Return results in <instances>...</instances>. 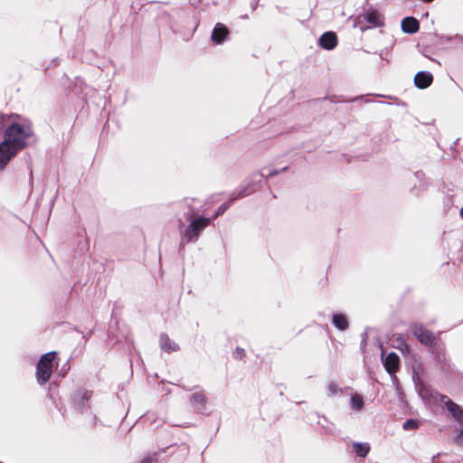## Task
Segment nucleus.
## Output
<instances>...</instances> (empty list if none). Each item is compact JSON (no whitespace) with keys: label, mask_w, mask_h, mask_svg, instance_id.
<instances>
[{"label":"nucleus","mask_w":463,"mask_h":463,"mask_svg":"<svg viewBox=\"0 0 463 463\" xmlns=\"http://www.w3.org/2000/svg\"><path fill=\"white\" fill-rule=\"evenodd\" d=\"M402 29L408 33H416L419 30V23L413 17H406L402 21Z\"/></svg>","instance_id":"9b49d317"},{"label":"nucleus","mask_w":463,"mask_h":463,"mask_svg":"<svg viewBox=\"0 0 463 463\" xmlns=\"http://www.w3.org/2000/svg\"><path fill=\"white\" fill-rule=\"evenodd\" d=\"M141 463H156L153 457H149L141 461Z\"/></svg>","instance_id":"aec40b11"},{"label":"nucleus","mask_w":463,"mask_h":463,"mask_svg":"<svg viewBox=\"0 0 463 463\" xmlns=\"http://www.w3.org/2000/svg\"><path fill=\"white\" fill-rule=\"evenodd\" d=\"M32 135L33 130L30 122L19 116H14L11 118L5 128L4 139L20 151L26 146L27 139Z\"/></svg>","instance_id":"f257e3e1"},{"label":"nucleus","mask_w":463,"mask_h":463,"mask_svg":"<svg viewBox=\"0 0 463 463\" xmlns=\"http://www.w3.org/2000/svg\"><path fill=\"white\" fill-rule=\"evenodd\" d=\"M225 210V208H222V210H220L215 215H214V218L218 217L220 214H222L223 213V211Z\"/></svg>","instance_id":"5701e85b"},{"label":"nucleus","mask_w":463,"mask_h":463,"mask_svg":"<svg viewBox=\"0 0 463 463\" xmlns=\"http://www.w3.org/2000/svg\"><path fill=\"white\" fill-rule=\"evenodd\" d=\"M417 428V423L412 420H408L403 423L404 430H413Z\"/></svg>","instance_id":"6ab92c4d"},{"label":"nucleus","mask_w":463,"mask_h":463,"mask_svg":"<svg viewBox=\"0 0 463 463\" xmlns=\"http://www.w3.org/2000/svg\"><path fill=\"white\" fill-rule=\"evenodd\" d=\"M242 353H243V350H241V349H237V350H236V354H237L238 355L242 354Z\"/></svg>","instance_id":"b1692460"},{"label":"nucleus","mask_w":463,"mask_h":463,"mask_svg":"<svg viewBox=\"0 0 463 463\" xmlns=\"http://www.w3.org/2000/svg\"><path fill=\"white\" fill-rule=\"evenodd\" d=\"M340 392L338 385L335 383L328 384V395H335Z\"/></svg>","instance_id":"a211bd4d"},{"label":"nucleus","mask_w":463,"mask_h":463,"mask_svg":"<svg viewBox=\"0 0 463 463\" xmlns=\"http://www.w3.org/2000/svg\"><path fill=\"white\" fill-rule=\"evenodd\" d=\"M383 365L386 371L392 374L399 368V356L395 353H390L384 357V354H382Z\"/></svg>","instance_id":"0eeeda50"},{"label":"nucleus","mask_w":463,"mask_h":463,"mask_svg":"<svg viewBox=\"0 0 463 463\" xmlns=\"http://www.w3.org/2000/svg\"><path fill=\"white\" fill-rule=\"evenodd\" d=\"M228 33L227 27L224 24L218 23L213 30L212 40L215 43L220 44L225 40Z\"/></svg>","instance_id":"1a4fd4ad"},{"label":"nucleus","mask_w":463,"mask_h":463,"mask_svg":"<svg viewBox=\"0 0 463 463\" xmlns=\"http://www.w3.org/2000/svg\"><path fill=\"white\" fill-rule=\"evenodd\" d=\"M443 402L445 403L447 409L452 413V415L458 420H463V413L460 408L454 402H452L449 398L443 397Z\"/></svg>","instance_id":"f8f14e48"},{"label":"nucleus","mask_w":463,"mask_h":463,"mask_svg":"<svg viewBox=\"0 0 463 463\" xmlns=\"http://www.w3.org/2000/svg\"><path fill=\"white\" fill-rule=\"evenodd\" d=\"M18 150L5 139L0 143V171L5 169Z\"/></svg>","instance_id":"39448f33"},{"label":"nucleus","mask_w":463,"mask_h":463,"mask_svg":"<svg viewBox=\"0 0 463 463\" xmlns=\"http://www.w3.org/2000/svg\"><path fill=\"white\" fill-rule=\"evenodd\" d=\"M460 215H461V217L463 218V207H462V208H461V210H460Z\"/></svg>","instance_id":"393cba45"},{"label":"nucleus","mask_w":463,"mask_h":463,"mask_svg":"<svg viewBox=\"0 0 463 463\" xmlns=\"http://www.w3.org/2000/svg\"><path fill=\"white\" fill-rule=\"evenodd\" d=\"M412 333L421 344L426 345H432L434 344L435 337L433 334L421 325H414L412 326Z\"/></svg>","instance_id":"423d86ee"},{"label":"nucleus","mask_w":463,"mask_h":463,"mask_svg":"<svg viewBox=\"0 0 463 463\" xmlns=\"http://www.w3.org/2000/svg\"><path fill=\"white\" fill-rule=\"evenodd\" d=\"M205 401V396L200 392L194 393L190 400L192 406L197 411L204 409Z\"/></svg>","instance_id":"ddd939ff"},{"label":"nucleus","mask_w":463,"mask_h":463,"mask_svg":"<svg viewBox=\"0 0 463 463\" xmlns=\"http://www.w3.org/2000/svg\"><path fill=\"white\" fill-rule=\"evenodd\" d=\"M384 24L383 15L377 10L370 8L356 17L354 26L358 27L362 32L380 27Z\"/></svg>","instance_id":"f03ea898"},{"label":"nucleus","mask_w":463,"mask_h":463,"mask_svg":"<svg viewBox=\"0 0 463 463\" xmlns=\"http://www.w3.org/2000/svg\"><path fill=\"white\" fill-rule=\"evenodd\" d=\"M320 45L326 50L334 49L337 44V37L332 33H325L319 39Z\"/></svg>","instance_id":"9d476101"},{"label":"nucleus","mask_w":463,"mask_h":463,"mask_svg":"<svg viewBox=\"0 0 463 463\" xmlns=\"http://www.w3.org/2000/svg\"><path fill=\"white\" fill-rule=\"evenodd\" d=\"M458 440L459 443L463 444V430H461V432L458 434Z\"/></svg>","instance_id":"412c9836"},{"label":"nucleus","mask_w":463,"mask_h":463,"mask_svg":"<svg viewBox=\"0 0 463 463\" xmlns=\"http://www.w3.org/2000/svg\"><path fill=\"white\" fill-rule=\"evenodd\" d=\"M160 346L166 352H175L178 349V345L175 342L171 341L166 335H161Z\"/></svg>","instance_id":"4468645a"},{"label":"nucleus","mask_w":463,"mask_h":463,"mask_svg":"<svg viewBox=\"0 0 463 463\" xmlns=\"http://www.w3.org/2000/svg\"><path fill=\"white\" fill-rule=\"evenodd\" d=\"M55 356V352H50L43 354L38 362L36 368V379L39 384H44L49 381L52 375V363Z\"/></svg>","instance_id":"7ed1b4c3"},{"label":"nucleus","mask_w":463,"mask_h":463,"mask_svg":"<svg viewBox=\"0 0 463 463\" xmlns=\"http://www.w3.org/2000/svg\"><path fill=\"white\" fill-rule=\"evenodd\" d=\"M333 324L339 330H345L348 327V321L346 317L341 314L334 315Z\"/></svg>","instance_id":"2eb2a0df"},{"label":"nucleus","mask_w":463,"mask_h":463,"mask_svg":"<svg viewBox=\"0 0 463 463\" xmlns=\"http://www.w3.org/2000/svg\"><path fill=\"white\" fill-rule=\"evenodd\" d=\"M354 449L357 456L365 457L370 450V446L368 443L355 442L354 443Z\"/></svg>","instance_id":"dca6fc26"},{"label":"nucleus","mask_w":463,"mask_h":463,"mask_svg":"<svg viewBox=\"0 0 463 463\" xmlns=\"http://www.w3.org/2000/svg\"><path fill=\"white\" fill-rule=\"evenodd\" d=\"M351 408L354 411H361L364 407V400L363 397L359 394H354L351 397Z\"/></svg>","instance_id":"f3484780"},{"label":"nucleus","mask_w":463,"mask_h":463,"mask_svg":"<svg viewBox=\"0 0 463 463\" xmlns=\"http://www.w3.org/2000/svg\"><path fill=\"white\" fill-rule=\"evenodd\" d=\"M278 174H279V171H277V170H273V171H271V172L269 174V176H273V175H278Z\"/></svg>","instance_id":"4be33fe9"},{"label":"nucleus","mask_w":463,"mask_h":463,"mask_svg":"<svg viewBox=\"0 0 463 463\" xmlns=\"http://www.w3.org/2000/svg\"><path fill=\"white\" fill-rule=\"evenodd\" d=\"M433 80L432 74L428 71H420L414 77V83L419 89L429 87Z\"/></svg>","instance_id":"6e6552de"},{"label":"nucleus","mask_w":463,"mask_h":463,"mask_svg":"<svg viewBox=\"0 0 463 463\" xmlns=\"http://www.w3.org/2000/svg\"><path fill=\"white\" fill-rule=\"evenodd\" d=\"M209 223V218L198 217L192 220L184 232V239L188 241L197 239L201 232L206 228Z\"/></svg>","instance_id":"20e7f679"}]
</instances>
